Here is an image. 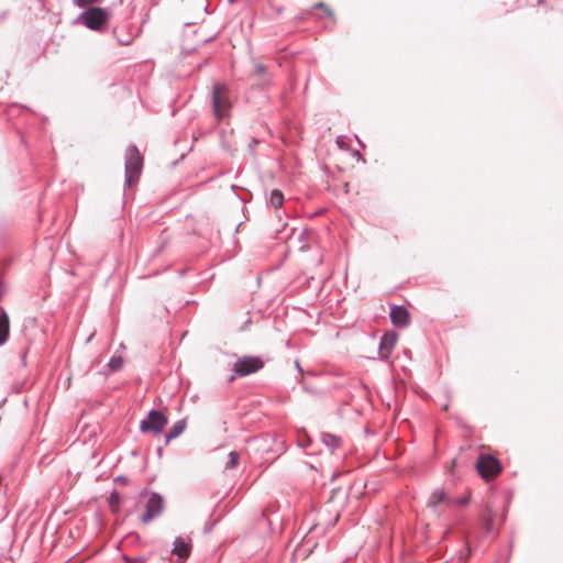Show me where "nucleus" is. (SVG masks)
<instances>
[{"instance_id":"f257e3e1","label":"nucleus","mask_w":563,"mask_h":563,"mask_svg":"<svg viewBox=\"0 0 563 563\" xmlns=\"http://www.w3.org/2000/svg\"><path fill=\"white\" fill-rule=\"evenodd\" d=\"M231 97L224 85L217 84L212 91V107L217 119H223L229 115L231 109Z\"/></svg>"},{"instance_id":"f03ea898","label":"nucleus","mask_w":563,"mask_h":563,"mask_svg":"<svg viewBox=\"0 0 563 563\" xmlns=\"http://www.w3.org/2000/svg\"><path fill=\"white\" fill-rule=\"evenodd\" d=\"M143 158L136 146H130L125 154V178L129 186L133 185L141 173Z\"/></svg>"},{"instance_id":"7ed1b4c3","label":"nucleus","mask_w":563,"mask_h":563,"mask_svg":"<svg viewBox=\"0 0 563 563\" xmlns=\"http://www.w3.org/2000/svg\"><path fill=\"white\" fill-rule=\"evenodd\" d=\"M167 421L168 420L165 415L157 410H151L146 419L141 421L140 429L142 432L159 434L167 424Z\"/></svg>"},{"instance_id":"20e7f679","label":"nucleus","mask_w":563,"mask_h":563,"mask_svg":"<svg viewBox=\"0 0 563 563\" xmlns=\"http://www.w3.org/2000/svg\"><path fill=\"white\" fill-rule=\"evenodd\" d=\"M109 13L102 8H91L80 15L82 23L91 30H100L108 21Z\"/></svg>"},{"instance_id":"39448f33","label":"nucleus","mask_w":563,"mask_h":563,"mask_svg":"<svg viewBox=\"0 0 563 563\" xmlns=\"http://www.w3.org/2000/svg\"><path fill=\"white\" fill-rule=\"evenodd\" d=\"M263 367V361L256 356H243L234 364V372L240 376H246Z\"/></svg>"},{"instance_id":"423d86ee","label":"nucleus","mask_w":563,"mask_h":563,"mask_svg":"<svg viewBox=\"0 0 563 563\" xmlns=\"http://www.w3.org/2000/svg\"><path fill=\"white\" fill-rule=\"evenodd\" d=\"M476 468L485 479L494 478L500 472L498 461L489 455H482L476 464Z\"/></svg>"},{"instance_id":"0eeeda50","label":"nucleus","mask_w":563,"mask_h":563,"mask_svg":"<svg viewBox=\"0 0 563 563\" xmlns=\"http://www.w3.org/2000/svg\"><path fill=\"white\" fill-rule=\"evenodd\" d=\"M163 499L159 495L153 493L147 497L146 512L142 517V522L147 523L155 517L159 516L163 510Z\"/></svg>"},{"instance_id":"6e6552de","label":"nucleus","mask_w":563,"mask_h":563,"mask_svg":"<svg viewBox=\"0 0 563 563\" xmlns=\"http://www.w3.org/2000/svg\"><path fill=\"white\" fill-rule=\"evenodd\" d=\"M191 544L186 539L178 537L174 542L173 553L178 556V563H184L190 555Z\"/></svg>"},{"instance_id":"1a4fd4ad","label":"nucleus","mask_w":563,"mask_h":563,"mask_svg":"<svg viewBox=\"0 0 563 563\" xmlns=\"http://www.w3.org/2000/svg\"><path fill=\"white\" fill-rule=\"evenodd\" d=\"M390 319L394 325L405 328L409 323V313L406 308L395 306L390 310Z\"/></svg>"},{"instance_id":"9d476101","label":"nucleus","mask_w":563,"mask_h":563,"mask_svg":"<svg viewBox=\"0 0 563 563\" xmlns=\"http://www.w3.org/2000/svg\"><path fill=\"white\" fill-rule=\"evenodd\" d=\"M397 334L395 332L385 333L380 340L379 353L382 357L387 358L391 353L397 342Z\"/></svg>"},{"instance_id":"9b49d317","label":"nucleus","mask_w":563,"mask_h":563,"mask_svg":"<svg viewBox=\"0 0 563 563\" xmlns=\"http://www.w3.org/2000/svg\"><path fill=\"white\" fill-rule=\"evenodd\" d=\"M9 332H10L9 316L5 311H2V313L0 316V346L7 342Z\"/></svg>"},{"instance_id":"f8f14e48","label":"nucleus","mask_w":563,"mask_h":563,"mask_svg":"<svg viewBox=\"0 0 563 563\" xmlns=\"http://www.w3.org/2000/svg\"><path fill=\"white\" fill-rule=\"evenodd\" d=\"M186 428V421L185 420H178L175 422L173 428L169 430V432L166 434V444L169 443L170 440L177 438L180 435Z\"/></svg>"},{"instance_id":"ddd939ff","label":"nucleus","mask_w":563,"mask_h":563,"mask_svg":"<svg viewBox=\"0 0 563 563\" xmlns=\"http://www.w3.org/2000/svg\"><path fill=\"white\" fill-rule=\"evenodd\" d=\"M283 201H284V195L280 190L278 189H274L272 190L271 195H269V203L274 207V208H278L283 205Z\"/></svg>"},{"instance_id":"4468645a","label":"nucleus","mask_w":563,"mask_h":563,"mask_svg":"<svg viewBox=\"0 0 563 563\" xmlns=\"http://www.w3.org/2000/svg\"><path fill=\"white\" fill-rule=\"evenodd\" d=\"M445 499V494L442 490H435L430 497V505L435 507Z\"/></svg>"},{"instance_id":"2eb2a0df","label":"nucleus","mask_w":563,"mask_h":563,"mask_svg":"<svg viewBox=\"0 0 563 563\" xmlns=\"http://www.w3.org/2000/svg\"><path fill=\"white\" fill-rule=\"evenodd\" d=\"M239 460H240V455H239L238 452H235V451L230 452L229 461H228V463L225 465V468H234V467H236L238 464H239Z\"/></svg>"},{"instance_id":"dca6fc26","label":"nucleus","mask_w":563,"mask_h":563,"mask_svg":"<svg viewBox=\"0 0 563 563\" xmlns=\"http://www.w3.org/2000/svg\"><path fill=\"white\" fill-rule=\"evenodd\" d=\"M122 365H123V360L121 356H112L108 364V366L110 367L111 371H118L122 367Z\"/></svg>"},{"instance_id":"f3484780","label":"nucleus","mask_w":563,"mask_h":563,"mask_svg":"<svg viewBox=\"0 0 563 563\" xmlns=\"http://www.w3.org/2000/svg\"><path fill=\"white\" fill-rule=\"evenodd\" d=\"M322 441L325 445H328L332 449L339 446V439H336L335 437H333L331 434H324L322 437Z\"/></svg>"},{"instance_id":"a211bd4d","label":"nucleus","mask_w":563,"mask_h":563,"mask_svg":"<svg viewBox=\"0 0 563 563\" xmlns=\"http://www.w3.org/2000/svg\"><path fill=\"white\" fill-rule=\"evenodd\" d=\"M120 505V496L118 493H112L110 497V507L113 511H117L119 509Z\"/></svg>"},{"instance_id":"6ab92c4d","label":"nucleus","mask_w":563,"mask_h":563,"mask_svg":"<svg viewBox=\"0 0 563 563\" xmlns=\"http://www.w3.org/2000/svg\"><path fill=\"white\" fill-rule=\"evenodd\" d=\"M468 501H470V496L468 495H466V496L455 500V503L459 504V505H466V504H468Z\"/></svg>"},{"instance_id":"aec40b11","label":"nucleus","mask_w":563,"mask_h":563,"mask_svg":"<svg viewBox=\"0 0 563 563\" xmlns=\"http://www.w3.org/2000/svg\"><path fill=\"white\" fill-rule=\"evenodd\" d=\"M92 3V0H77V4L79 7H86L88 4Z\"/></svg>"},{"instance_id":"412c9836","label":"nucleus","mask_w":563,"mask_h":563,"mask_svg":"<svg viewBox=\"0 0 563 563\" xmlns=\"http://www.w3.org/2000/svg\"><path fill=\"white\" fill-rule=\"evenodd\" d=\"M317 8L324 9V11L327 12V14H329V15H331V14H332L331 10H330L329 8H327L323 3H319V4L317 5Z\"/></svg>"},{"instance_id":"4be33fe9","label":"nucleus","mask_w":563,"mask_h":563,"mask_svg":"<svg viewBox=\"0 0 563 563\" xmlns=\"http://www.w3.org/2000/svg\"><path fill=\"white\" fill-rule=\"evenodd\" d=\"M298 441H299V444H300L301 446H306V445H307V443H306V442H302V440H301V439H299Z\"/></svg>"},{"instance_id":"5701e85b","label":"nucleus","mask_w":563,"mask_h":563,"mask_svg":"<svg viewBox=\"0 0 563 563\" xmlns=\"http://www.w3.org/2000/svg\"><path fill=\"white\" fill-rule=\"evenodd\" d=\"M234 0H230V2H233Z\"/></svg>"}]
</instances>
